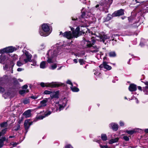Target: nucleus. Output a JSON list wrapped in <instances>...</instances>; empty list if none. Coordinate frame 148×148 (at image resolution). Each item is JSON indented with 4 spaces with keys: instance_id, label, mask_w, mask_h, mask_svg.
Listing matches in <instances>:
<instances>
[{
    "instance_id": "obj_1",
    "label": "nucleus",
    "mask_w": 148,
    "mask_h": 148,
    "mask_svg": "<svg viewBox=\"0 0 148 148\" xmlns=\"http://www.w3.org/2000/svg\"><path fill=\"white\" fill-rule=\"evenodd\" d=\"M85 8L81 10L82 15L79 21L84 23L83 26H79L76 29L75 31L73 32V34L71 31L66 32L62 34V36L68 39H71L74 37L77 38L83 34H84L85 31L87 22L91 23L95 22L96 18L94 15L91 12H88Z\"/></svg>"
},
{
    "instance_id": "obj_2",
    "label": "nucleus",
    "mask_w": 148,
    "mask_h": 148,
    "mask_svg": "<svg viewBox=\"0 0 148 148\" xmlns=\"http://www.w3.org/2000/svg\"><path fill=\"white\" fill-rule=\"evenodd\" d=\"M61 47L58 45H55L53 46V49L49 50L47 55V62L49 63L53 62L52 58L57 56L61 51Z\"/></svg>"
},
{
    "instance_id": "obj_3",
    "label": "nucleus",
    "mask_w": 148,
    "mask_h": 148,
    "mask_svg": "<svg viewBox=\"0 0 148 148\" xmlns=\"http://www.w3.org/2000/svg\"><path fill=\"white\" fill-rule=\"evenodd\" d=\"M42 31H40L39 33L40 35L43 36H48L51 32V30H50L49 27L46 23L43 24L42 26Z\"/></svg>"
},
{
    "instance_id": "obj_4",
    "label": "nucleus",
    "mask_w": 148,
    "mask_h": 148,
    "mask_svg": "<svg viewBox=\"0 0 148 148\" xmlns=\"http://www.w3.org/2000/svg\"><path fill=\"white\" fill-rule=\"evenodd\" d=\"M40 85L42 87H50L51 88H54L58 87L60 86H62L64 85V84L60 82H52L51 83L41 82Z\"/></svg>"
},
{
    "instance_id": "obj_5",
    "label": "nucleus",
    "mask_w": 148,
    "mask_h": 148,
    "mask_svg": "<svg viewBox=\"0 0 148 148\" xmlns=\"http://www.w3.org/2000/svg\"><path fill=\"white\" fill-rule=\"evenodd\" d=\"M32 55L28 52H26L24 55L20 57V60H23L25 63H27L28 62H31L32 61Z\"/></svg>"
},
{
    "instance_id": "obj_6",
    "label": "nucleus",
    "mask_w": 148,
    "mask_h": 148,
    "mask_svg": "<svg viewBox=\"0 0 148 148\" xmlns=\"http://www.w3.org/2000/svg\"><path fill=\"white\" fill-rule=\"evenodd\" d=\"M100 69L104 68L107 70H110L112 69V67L108 64V63L106 61H103L102 64L99 66Z\"/></svg>"
},
{
    "instance_id": "obj_7",
    "label": "nucleus",
    "mask_w": 148,
    "mask_h": 148,
    "mask_svg": "<svg viewBox=\"0 0 148 148\" xmlns=\"http://www.w3.org/2000/svg\"><path fill=\"white\" fill-rule=\"evenodd\" d=\"M49 98H45L43 100L40 101V105L37 108V109L42 108L43 107L46 106L47 104Z\"/></svg>"
},
{
    "instance_id": "obj_8",
    "label": "nucleus",
    "mask_w": 148,
    "mask_h": 148,
    "mask_svg": "<svg viewBox=\"0 0 148 148\" xmlns=\"http://www.w3.org/2000/svg\"><path fill=\"white\" fill-rule=\"evenodd\" d=\"M66 100L64 99L60 101L59 103V108L57 109V110L60 111L62 110L66 106Z\"/></svg>"
},
{
    "instance_id": "obj_9",
    "label": "nucleus",
    "mask_w": 148,
    "mask_h": 148,
    "mask_svg": "<svg viewBox=\"0 0 148 148\" xmlns=\"http://www.w3.org/2000/svg\"><path fill=\"white\" fill-rule=\"evenodd\" d=\"M82 43H84L83 45V47L84 48H87L91 47L92 46V44L91 42L89 40H86L82 41Z\"/></svg>"
},
{
    "instance_id": "obj_10",
    "label": "nucleus",
    "mask_w": 148,
    "mask_h": 148,
    "mask_svg": "<svg viewBox=\"0 0 148 148\" xmlns=\"http://www.w3.org/2000/svg\"><path fill=\"white\" fill-rule=\"evenodd\" d=\"M97 37L98 38L97 40H99L101 42H102L104 43L106 40L109 39L110 38L109 36H108L106 34L100 35Z\"/></svg>"
},
{
    "instance_id": "obj_11",
    "label": "nucleus",
    "mask_w": 148,
    "mask_h": 148,
    "mask_svg": "<svg viewBox=\"0 0 148 148\" xmlns=\"http://www.w3.org/2000/svg\"><path fill=\"white\" fill-rule=\"evenodd\" d=\"M16 50V49L15 48L12 47H10L4 48L3 49L2 51L5 53H12Z\"/></svg>"
},
{
    "instance_id": "obj_12",
    "label": "nucleus",
    "mask_w": 148,
    "mask_h": 148,
    "mask_svg": "<svg viewBox=\"0 0 148 148\" xmlns=\"http://www.w3.org/2000/svg\"><path fill=\"white\" fill-rule=\"evenodd\" d=\"M124 14V10H123L121 9L114 12L112 14L113 16H119Z\"/></svg>"
},
{
    "instance_id": "obj_13",
    "label": "nucleus",
    "mask_w": 148,
    "mask_h": 148,
    "mask_svg": "<svg viewBox=\"0 0 148 148\" xmlns=\"http://www.w3.org/2000/svg\"><path fill=\"white\" fill-rule=\"evenodd\" d=\"M29 120H26L24 123V126L26 130H27L29 128L30 126L32 124V122H30Z\"/></svg>"
},
{
    "instance_id": "obj_14",
    "label": "nucleus",
    "mask_w": 148,
    "mask_h": 148,
    "mask_svg": "<svg viewBox=\"0 0 148 148\" xmlns=\"http://www.w3.org/2000/svg\"><path fill=\"white\" fill-rule=\"evenodd\" d=\"M110 127L114 130L116 131L118 128V125L115 123H112L109 125Z\"/></svg>"
},
{
    "instance_id": "obj_15",
    "label": "nucleus",
    "mask_w": 148,
    "mask_h": 148,
    "mask_svg": "<svg viewBox=\"0 0 148 148\" xmlns=\"http://www.w3.org/2000/svg\"><path fill=\"white\" fill-rule=\"evenodd\" d=\"M140 130H141V129L139 128H135L132 130H126V132L129 134L132 135L135 132H139Z\"/></svg>"
},
{
    "instance_id": "obj_16",
    "label": "nucleus",
    "mask_w": 148,
    "mask_h": 148,
    "mask_svg": "<svg viewBox=\"0 0 148 148\" xmlns=\"http://www.w3.org/2000/svg\"><path fill=\"white\" fill-rule=\"evenodd\" d=\"M8 139H6L5 137H3L0 138V148L2 147L4 145V141H6L8 142Z\"/></svg>"
},
{
    "instance_id": "obj_17",
    "label": "nucleus",
    "mask_w": 148,
    "mask_h": 148,
    "mask_svg": "<svg viewBox=\"0 0 148 148\" xmlns=\"http://www.w3.org/2000/svg\"><path fill=\"white\" fill-rule=\"evenodd\" d=\"M113 0H104V3H103V1H102V2H101V4L99 5V4L97 5L96 6V8H97V7H99V5L100 6V7L101 6H105V5H106L107 4L108 2L109 1V2L111 3L112 1Z\"/></svg>"
},
{
    "instance_id": "obj_18",
    "label": "nucleus",
    "mask_w": 148,
    "mask_h": 148,
    "mask_svg": "<svg viewBox=\"0 0 148 148\" xmlns=\"http://www.w3.org/2000/svg\"><path fill=\"white\" fill-rule=\"evenodd\" d=\"M32 110H28L26 111L23 114L26 118L29 117L31 116L32 114L31 113Z\"/></svg>"
},
{
    "instance_id": "obj_19",
    "label": "nucleus",
    "mask_w": 148,
    "mask_h": 148,
    "mask_svg": "<svg viewBox=\"0 0 148 148\" xmlns=\"http://www.w3.org/2000/svg\"><path fill=\"white\" fill-rule=\"evenodd\" d=\"M136 86L134 84H131L129 86V90L131 92L135 91L136 90Z\"/></svg>"
},
{
    "instance_id": "obj_20",
    "label": "nucleus",
    "mask_w": 148,
    "mask_h": 148,
    "mask_svg": "<svg viewBox=\"0 0 148 148\" xmlns=\"http://www.w3.org/2000/svg\"><path fill=\"white\" fill-rule=\"evenodd\" d=\"M51 112L50 111H47L45 113L44 116H39L38 117V119H42L46 117L49 115H50Z\"/></svg>"
},
{
    "instance_id": "obj_21",
    "label": "nucleus",
    "mask_w": 148,
    "mask_h": 148,
    "mask_svg": "<svg viewBox=\"0 0 148 148\" xmlns=\"http://www.w3.org/2000/svg\"><path fill=\"white\" fill-rule=\"evenodd\" d=\"M50 97L51 99L53 98H58V93L57 92H53L50 95Z\"/></svg>"
},
{
    "instance_id": "obj_22",
    "label": "nucleus",
    "mask_w": 148,
    "mask_h": 148,
    "mask_svg": "<svg viewBox=\"0 0 148 148\" xmlns=\"http://www.w3.org/2000/svg\"><path fill=\"white\" fill-rule=\"evenodd\" d=\"M6 59V56L5 55L2 54L0 58V62L1 63H3L5 60Z\"/></svg>"
},
{
    "instance_id": "obj_23",
    "label": "nucleus",
    "mask_w": 148,
    "mask_h": 148,
    "mask_svg": "<svg viewBox=\"0 0 148 148\" xmlns=\"http://www.w3.org/2000/svg\"><path fill=\"white\" fill-rule=\"evenodd\" d=\"M3 84V79L2 78L0 79V86L2 85ZM5 90L4 89L0 86V92L1 93L3 92Z\"/></svg>"
},
{
    "instance_id": "obj_24",
    "label": "nucleus",
    "mask_w": 148,
    "mask_h": 148,
    "mask_svg": "<svg viewBox=\"0 0 148 148\" xmlns=\"http://www.w3.org/2000/svg\"><path fill=\"white\" fill-rule=\"evenodd\" d=\"M29 92V90L28 89H23L19 90V92L20 95H23L26 93Z\"/></svg>"
},
{
    "instance_id": "obj_25",
    "label": "nucleus",
    "mask_w": 148,
    "mask_h": 148,
    "mask_svg": "<svg viewBox=\"0 0 148 148\" xmlns=\"http://www.w3.org/2000/svg\"><path fill=\"white\" fill-rule=\"evenodd\" d=\"M119 140V138H118L114 139H112L110 140L109 142V144H112L113 143L117 142Z\"/></svg>"
},
{
    "instance_id": "obj_26",
    "label": "nucleus",
    "mask_w": 148,
    "mask_h": 148,
    "mask_svg": "<svg viewBox=\"0 0 148 148\" xmlns=\"http://www.w3.org/2000/svg\"><path fill=\"white\" fill-rule=\"evenodd\" d=\"M143 90L145 94L148 95V86H146L143 88Z\"/></svg>"
},
{
    "instance_id": "obj_27",
    "label": "nucleus",
    "mask_w": 148,
    "mask_h": 148,
    "mask_svg": "<svg viewBox=\"0 0 148 148\" xmlns=\"http://www.w3.org/2000/svg\"><path fill=\"white\" fill-rule=\"evenodd\" d=\"M10 93L9 92H8L7 93H5L3 95V97L5 99H6L8 98H11V97L10 96Z\"/></svg>"
},
{
    "instance_id": "obj_28",
    "label": "nucleus",
    "mask_w": 148,
    "mask_h": 148,
    "mask_svg": "<svg viewBox=\"0 0 148 148\" xmlns=\"http://www.w3.org/2000/svg\"><path fill=\"white\" fill-rule=\"evenodd\" d=\"M7 128H5L3 129L1 132H0V137L3 136L6 133Z\"/></svg>"
},
{
    "instance_id": "obj_29",
    "label": "nucleus",
    "mask_w": 148,
    "mask_h": 148,
    "mask_svg": "<svg viewBox=\"0 0 148 148\" xmlns=\"http://www.w3.org/2000/svg\"><path fill=\"white\" fill-rule=\"evenodd\" d=\"M46 62L45 61H42L40 64V67L41 68L44 69L46 67Z\"/></svg>"
},
{
    "instance_id": "obj_30",
    "label": "nucleus",
    "mask_w": 148,
    "mask_h": 148,
    "mask_svg": "<svg viewBox=\"0 0 148 148\" xmlns=\"http://www.w3.org/2000/svg\"><path fill=\"white\" fill-rule=\"evenodd\" d=\"M24 62L23 60H20V58H19V61H18L16 63V65L18 66H20L23 65V64Z\"/></svg>"
},
{
    "instance_id": "obj_31",
    "label": "nucleus",
    "mask_w": 148,
    "mask_h": 148,
    "mask_svg": "<svg viewBox=\"0 0 148 148\" xmlns=\"http://www.w3.org/2000/svg\"><path fill=\"white\" fill-rule=\"evenodd\" d=\"M22 102L24 104H26L29 103V99L27 98H25L22 99Z\"/></svg>"
},
{
    "instance_id": "obj_32",
    "label": "nucleus",
    "mask_w": 148,
    "mask_h": 148,
    "mask_svg": "<svg viewBox=\"0 0 148 148\" xmlns=\"http://www.w3.org/2000/svg\"><path fill=\"white\" fill-rule=\"evenodd\" d=\"M70 88L71 90L74 92H77L79 90V89L78 88L75 86H71Z\"/></svg>"
},
{
    "instance_id": "obj_33",
    "label": "nucleus",
    "mask_w": 148,
    "mask_h": 148,
    "mask_svg": "<svg viewBox=\"0 0 148 148\" xmlns=\"http://www.w3.org/2000/svg\"><path fill=\"white\" fill-rule=\"evenodd\" d=\"M109 55L110 57H114L116 56V54L114 51H111L109 53Z\"/></svg>"
},
{
    "instance_id": "obj_34",
    "label": "nucleus",
    "mask_w": 148,
    "mask_h": 148,
    "mask_svg": "<svg viewBox=\"0 0 148 148\" xmlns=\"http://www.w3.org/2000/svg\"><path fill=\"white\" fill-rule=\"evenodd\" d=\"M7 122H4L0 124V126L1 127H6L8 125Z\"/></svg>"
},
{
    "instance_id": "obj_35",
    "label": "nucleus",
    "mask_w": 148,
    "mask_h": 148,
    "mask_svg": "<svg viewBox=\"0 0 148 148\" xmlns=\"http://www.w3.org/2000/svg\"><path fill=\"white\" fill-rule=\"evenodd\" d=\"M101 138L102 140L103 141H106L107 139V136L105 134H102L101 135Z\"/></svg>"
},
{
    "instance_id": "obj_36",
    "label": "nucleus",
    "mask_w": 148,
    "mask_h": 148,
    "mask_svg": "<svg viewBox=\"0 0 148 148\" xmlns=\"http://www.w3.org/2000/svg\"><path fill=\"white\" fill-rule=\"evenodd\" d=\"M94 48L95 49L91 50L90 52L92 53H96L98 51L99 48L97 47H95Z\"/></svg>"
},
{
    "instance_id": "obj_37",
    "label": "nucleus",
    "mask_w": 148,
    "mask_h": 148,
    "mask_svg": "<svg viewBox=\"0 0 148 148\" xmlns=\"http://www.w3.org/2000/svg\"><path fill=\"white\" fill-rule=\"evenodd\" d=\"M20 125L19 124H18L14 127V130L17 131L20 129Z\"/></svg>"
},
{
    "instance_id": "obj_38",
    "label": "nucleus",
    "mask_w": 148,
    "mask_h": 148,
    "mask_svg": "<svg viewBox=\"0 0 148 148\" xmlns=\"http://www.w3.org/2000/svg\"><path fill=\"white\" fill-rule=\"evenodd\" d=\"M79 62L80 64V65H82L85 64V62L83 59H79Z\"/></svg>"
},
{
    "instance_id": "obj_39",
    "label": "nucleus",
    "mask_w": 148,
    "mask_h": 148,
    "mask_svg": "<svg viewBox=\"0 0 148 148\" xmlns=\"http://www.w3.org/2000/svg\"><path fill=\"white\" fill-rule=\"evenodd\" d=\"M51 93H52V92L47 90H45L44 92V93L45 95H51Z\"/></svg>"
},
{
    "instance_id": "obj_40",
    "label": "nucleus",
    "mask_w": 148,
    "mask_h": 148,
    "mask_svg": "<svg viewBox=\"0 0 148 148\" xmlns=\"http://www.w3.org/2000/svg\"><path fill=\"white\" fill-rule=\"evenodd\" d=\"M112 15H111L108 14V15L107 17L106 18V21H108L110 20L112 18Z\"/></svg>"
},
{
    "instance_id": "obj_41",
    "label": "nucleus",
    "mask_w": 148,
    "mask_h": 148,
    "mask_svg": "<svg viewBox=\"0 0 148 148\" xmlns=\"http://www.w3.org/2000/svg\"><path fill=\"white\" fill-rule=\"evenodd\" d=\"M57 67V65L56 64H53L52 65L50 68V69L53 70L55 69Z\"/></svg>"
},
{
    "instance_id": "obj_42",
    "label": "nucleus",
    "mask_w": 148,
    "mask_h": 148,
    "mask_svg": "<svg viewBox=\"0 0 148 148\" xmlns=\"http://www.w3.org/2000/svg\"><path fill=\"white\" fill-rule=\"evenodd\" d=\"M18 81L21 82H23V80L21 79H18V80H17L16 79H15L14 81V83L15 84H17L18 83Z\"/></svg>"
},
{
    "instance_id": "obj_43",
    "label": "nucleus",
    "mask_w": 148,
    "mask_h": 148,
    "mask_svg": "<svg viewBox=\"0 0 148 148\" xmlns=\"http://www.w3.org/2000/svg\"><path fill=\"white\" fill-rule=\"evenodd\" d=\"M99 146L101 148H108L107 145H105L103 146L100 144H99Z\"/></svg>"
},
{
    "instance_id": "obj_44",
    "label": "nucleus",
    "mask_w": 148,
    "mask_h": 148,
    "mask_svg": "<svg viewBox=\"0 0 148 148\" xmlns=\"http://www.w3.org/2000/svg\"><path fill=\"white\" fill-rule=\"evenodd\" d=\"M10 144L11 145H12L13 147H14L16 146L18 144V143L16 142H13L11 143Z\"/></svg>"
},
{
    "instance_id": "obj_45",
    "label": "nucleus",
    "mask_w": 148,
    "mask_h": 148,
    "mask_svg": "<svg viewBox=\"0 0 148 148\" xmlns=\"http://www.w3.org/2000/svg\"><path fill=\"white\" fill-rule=\"evenodd\" d=\"M31 62H32V63L31 64L32 65L35 66L36 65V62L35 61L33 60Z\"/></svg>"
},
{
    "instance_id": "obj_46",
    "label": "nucleus",
    "mask_w": 148,
    "mask_h": 148,
    "mask_svg": "<svg viewBox=\"0 0 148 148\" xmlns=\"http://www.w3.org/2000/svg\"><path fill=\"white\" fill-rule=\"evenodd\" d=\"M12 57H14L13 58L14 60H15L18 58V56L16 54H14L12 56Z\"/></svg>"
},
{
    "instance_id": "obj_47",
    "label": "nucleus",
    "mask_w": 148,
    "mask_h": 148,
    "mask_svg": "<svg viewBox=\"0 0 148 148\" xmlns=\"http://www.w3.org/2000/svg\"><path fill=\"white\" fill-rule=\"evenodd\" d=\"M124 139L126 141H128L129 140V137L127 136H124L123 137Z\"/></svg>"
},
{
    "instance_id": "obj_48",
    "label": "nucleus",
    "mask_w": 148,
    "mask_h": 148,
    "mask_svg": "<svg viewBox=\"0 0 148 148\" xmlns=\"http://www.w3.org/2000/svg\"><path fill=\"white\" fill-rule=\"evenodd\" d=\"M66 83L69 84L71 85V86H73V84L71 82V81L69 80H68L66 82Z\"/></svg>"
},
{
    "instance_id": "obj_49",
    "label": "nucleus",
    "mask_w": 148,
    "mask_h": 148,
    "mask_svg": "<svg viewBox=\"0 0 148 148\" xmlns=\"http://www.w3.org/2000/svg\"><path fill=\"white\" fill-rule=\"evenodd\" d=\"M27 88L28 86L27 85H25L22 87V88L23 89H25L24 90L27 89Z\"/></svg>"
},
{
    "instance_id": "obj_50",
    "label": "nucleus",
    "mask_w": 148,
    "mask_h": 148,
    "mask_svg": "<svg viewBox=\"0 0 148 148\" xmlns=\"http://www.w3.org/2000/svg\"><path fill=\"white\" fill-rule=\"evenodd\" d=\"M65 148H73L71 145L70 144L67 145L65 146Z\"/></svg>"
},
{
    "instance_id": "obj_51",
    "label": "nucleus",
    "mask_w": 148,
    "mask_h": 148,
    "mask_svg": "<svg viewBox=\"0 0 148 148\" xmlns=\"http://www.w3.org/2000/svg\"><path fill=\"white\" fill-rule=\"evenodd\" d=\"M91 41H92V43H95V38L94 37H92L91 38Z\"/></svg>"
},
{
    "instance_id": "obj_52",
    "label": "nucleus",
    "mask_w": 148,
    "mask_h": 148,
    "mask_svg": "<svg viewBox=\"0 0 148 148\" xmlns=\"http://www.w3.org/2000/svg\"><path fill=\"white\" fill-rule=\"evenodd\" d=\"M119 124L121 126H123L124 125V123L121 121H120Z\"/></svg>"
},
{
    "instance_id": "obj_53",
    "label": "nucleus",
    "mask_w": 148,
    "mask_h": 148,
    "mask_svg": "<svg viewBox=\"0 0 148 148\" xmlns=\"http://www.w3.org/2000/svg\"><path fill=\"white\" fill-rule=\"evenodd\" d=\"M23 70L24 69H23L19 68L17 69V71H18L20 72Z\"/></svg>"
},
{
    "instance_id": "obj_54",
    "label": "nucleus",
    "mask_w": 148,
    "mask_h": 148,
    "mask_svg": "<svg viewBox=\"0 0 148 148\" xmlns=\"http://www.w3.org/2000/svg\"><path fill=\"white\" fill-rule=\"evenodd\" d=\"M31 98L32 99H36L38 98V97L36 96H32L31 97Z\"/></svg>"
},
{
    "instance_id": "obj_55",
    "label": "nucleus",
    "mask_w": 148,
    "mask_h": 148,
    "mask_svg": "<svg viewBox=\"0 0 148 148\" xmlns=\"http://www.w3.org/2000/svg\"><path fill=\"white\" fill-rule=\"evenodd\" d=\"M141 82L144 83L146 85V86H148V82H147V81H145V82H143L142 81H141Z\"/></svg>"
},
{
    "instance_id": "obj_56",
    "label": "nucleus",
    "mask_w": 148,
    "mask_h": 148,
    "mask_svg": "<svg viewBox=\"0 0 148 148\" xmlns=\"http://www.w3.org/2000/svg\"><path fill=\"white\" fill-rule=\"evenodd\" d=\"M128 18L129 21H131L132 19V17H128Z\"/></svg>"
},
{
    "instance_id": "obj_57",
    "label": "nucleus",
    "mask_w": 148,
    "mask_h": 148,
    "mask_svg": "<svg viewBox=\"0 0 148 148\" xmlns=\"http://www.w3.org/2000/svg\"><path fill=\"white\" fill-rule=\"evenodd\" d=\"M13 66H12L9 68V69H10V70L11 71V73H13Z\"/></svg>"
},
{
    "instance_id": "obj_58",
    "label": "nucleus",
    "mask_w": 148,
    "mask_h": 148,
    "mask_svg": "<svg viewBox=\"0 0 148 148\" xmlns=\"http://www.w3.org/2000/svg\"><path fill=\"white\" fill-rule=\"evenodd\" d=\"M138 89L139 90L141 91L143 90V89H142V87L140 86H138Z\"/></svg>"
},
{
    "instance_id": "obj_59",
    "label": "nucleus",
    "mask_w": 148,
    "mask_h": 148,
    "mask_svg": "<svg viewBox=\"0 0 148 148\" xmlns=\"http://www.w3.org/2000/svg\"><path fill=\"white\" fill-rule=\"evenodd\" d=\"M73 61L75 63H77V59H74L73 60Z\"/></svg>"
},
{
    "instance_id": "obj_60",
    "label": "nucleus",
    "mask_w": 148,
    "mask_h": 148,
    "mask_svg": "<svg viewBox=\"0 0 148 148\" xmlns=\"http://www.w3.org/2000/svg\"><path fill=\"white\" fill-rule=\"evenodd\" d=\"M71 30L72 31V32L73 31H75V30H74V29L73 27H70Z\"/></svg>"
},
{
    "instance_id": "obj_61",
    "label": "nucleus",
    "mask_w": 148,
    "mask_h": 148,
    "mask_svg": "<svg viewBox=\"0 0 148 148\" xmlns=\"http://www.w3.org/2000/svg\"><path fill=\"white\" fill-rule=\"evenodd\" d=\"M140 45L141 47H143L144 45V44L143 43L140 42Z\"/></svg>"
},
{
    "instance_id": "obj_62",
    "label": "nucleus",
    "mask_w": 148,
    "mask_h": 148,
    "mask_svg": "<svg viewBox=\"0 0 148 148\" xmlns=\"http://www.w3.org/2000/svg\"><path fill=\"white\" fill-rule=\"evenodd\" d=\"M72 20H73V21H75L76 22L78 20V19L77 18H76V19H75V18H72Z\"/></svg>"
},
{
    "instance_id": "obj_63",
    "label": "nucleus",
    "mask_w": 148,
    "mask_h": 148,
    "mask_svg": "<svg viewBox=\"0 0 148 148\" xmlns=\"http://www.w3.org/2000/svg\"><path fill=\"white\" fill-rule=\"evenodd\" d=\"M144 131L146 133H148V129H145Z\"/></svg>"
},
{
    "instance_id": "obj_64",
    "label": "nucleus",
    "mask_w": 148,
    "mask_h": 148,
    "mask_svg": "<svg viewBox=\"0 0 148 148\" xmlns=\"http://www.w3.org/2000/svg\"><path fill=\"white\" fill-rule=\"evenodd\" d=\"M135 99L136 102L137 103H139V101H138V99L137 98H135Z\"/></svg>"
}]
</instances>
